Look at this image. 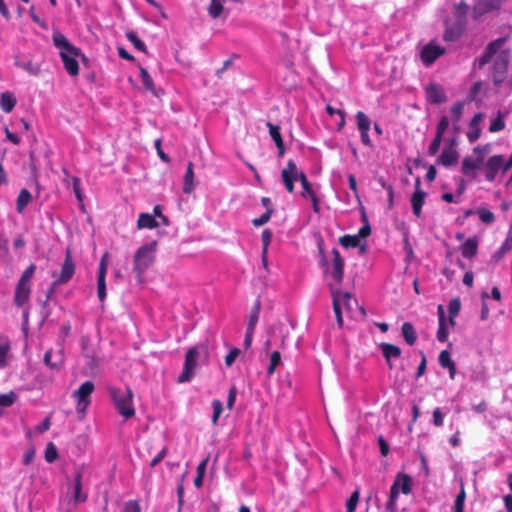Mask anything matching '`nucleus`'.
I'll use <instances>...</instances> for the list:
<instances>
[{"label":"nucleus","mask_w":512,"mask_h":512,"mask_svg":"<svg viewBox=\"0 0 512 512\" xmlns=\"http://www.w3.org/2000/svg\"><path fill=\"white\" fill-rule=\"evenodd\" d=\"M10 349L11 345L8 339L0 342V368H4L7 365V356Z\"/></svg>","instance_id":"obj_42"},{"label":"nucleus","mask_w":512,"mask_h":512,"mask_svg":"<svg viewBox=\"0 0 512 512\" xmlns=\"http://www.w3.org/2000/svg\"><path fill=\"white\" fill-rule=\"evenodd\" d=\"M17 100L11 92H3L0 96V107L3 112L10 113L16 106Z\"/></svg>","instance_id":"obj_32"},{"label":"nucleus","mask_w":512,"mask_h":512,"mask_svg":"<svg viewBox=\"0 0 512 512\" xmlns=\"http://www.w3.org/2000/svg\"><path fill=\"white\" fill-rule=\"evenodd\" d=\"M339 243L344 248L360 247L361 252H364L366 250L365 244H361V241L359 240V236H356V235H344V236L340 237Z\"/></svg>","instance_id":"obj_33"},{"label":"nucleus","mask_w":512,"mask_h":512,"mask_svg":"<svg viewBox=\"0 0 512 512\" xmlns=\"http://www.w3.org/2000/svg\"><path fill=\"white\" fill-rule=\"evenodd\" d=\"M476 214L478 215L479 219L485 224L489 225L495 221L494 213L486 208H478L476 210Z\"/></svg>","instance_id":"obj_43"},{"label":"nucleus","mask_w":512,"mask_h":512,"mask_svg":"<svg viewBox=\"0 0 512 512\" xmlns=\"http://www.w3.org/2000/svg\"><path fill=\"white\" fill-rule=\"evenodd\" d=\"M332 255H333V259H332L330 273H331V276L333 277V279L339 285L343 280L345 262L337 249L334 248L332 250Z\"/></svg>","instance_id":"obj_15"},{"label":"nucleus","mask_w":512,"mask_h":512,"mask_svg":"<svg viewBox=\"0 0 512 512\" xmlns=\"http://www.w3.org/2000/svg\"><path fill=\"white\" fill-rule=\"evenodd\" d=\"M449 127V118L447 116H442L437 124L435 134L443 136L446 130Z\"/></svg>","instance_id":"obj_60"},{"label":"nucleus","mask_w":512,"mask_h":512,"mask_svg":"<svg viewBox=\"0 0 512 512\" xmlns=\"http://www.w3.org/2000/svg\"><path fill=\"white\" fill-rule=\"evenodd\" d=\"M31 293V285L18 282L15 289L14 302L18 307H22L28 302Z\"/></svg>","instance_id":"obj_21"},{"label":"nucleus","mask_w":512,"mask_h":512,"mask_svg":"<svg viewBox=\"0 0 512 512\" xmlns=\"http://www.w3.org/2000/svg\"><path fill=\"white\" fill-rule=\"evenodd\" d=\"M208 11L212 18H218L223 11V5L219 0H211Z\"/></svg>","instance_id":"obj_50"},{"label":"nucleus","mask_w":512,"mask_h":512,"mask_svg":"<svg viewBox=\"0 0 512 512\" xmlns=\"http://www.w3.org/2000/svg\"><path fill=\"white\" fill-rule=\"evenodd\" d=\"M108 392L119 414L124 417V420H128V387L121 389L111 385L108 387Z\"/></svg>","instance_id":"obj_7"},{"label":"nucleus","mask_w":512,"mask_h":512,"mask_svg":"<svg viewBox=\"0 0 512 512\" xmlns=\"http://www.w3.org/2000/svg\"><path fill=\"white\" fill-rule=\"evenodd\" d=\"M379 348L385 360L387 361L388 366L392 368L391 360L400 357L401 349L398 346L390 343H381Z\"/></svg>","instance_id":"obj_23"},{"label":"nucleus","mask_w":512,"mask_h":512,"mask_svg":"<svg viewBox=\"0 0 512 512\" xmlns=\"http://www.w3.org/2000/svg\"><path fill=\"white\" fill-rule=\"evenodd\" d=\"M420 185V180L417 179L415 182V192L413 193L410 199L412 211L416 217H420L426 197V193L420 189Z\"/></svg>","instance_id":"obj_16"},{"label":"nucleus","mask_w":512,"mask_h":512,"mask_svg":"<svg viewBox=\"0 0 512 512\" xmlns=\"http://www.w3.org/2000/svg\"><path fill=\"white\" fill-rule=\"evenodd\" d=\"M94 389V383L87 380L72 393V397L76 401L75 410L80 419H83L86 416L87 410L91 404V395L94 392Z\"/></svg>","instance_id":"obj_4"},{"label":"nucleus","mask_w":512,"mask_h":512,"mask_svg":"<svg viewBox=\"0 0 512 512\" xmlns=\"http://www.w3.org/2000/svg\"><path fill=\"white\" fill-rule=\"evenodd\" d=\"M72 187H73V192L75 194V197L77 198V200L79 202H82L83 201V195H82V191H81V180L79 177H72Z\"/></svg>","instance_id":"obj_59"},{"label":"nucleus","mask_w":512,"mask_h":512,"mask_svg":"<svg viewBox=\"0 0 512 512\" xmlns=\"http://www.w3.org/2000/svg\"><path fill=\"white\" fill-rule=\"evenodd\" d=\"M44 457L48 463H53L58 458L57 448L52 442L47 444Z\"/></svg>","instance_id":"obj_45"},{"label":"nucleus","mask_w":512,"mask_h":512,"mask_svg":"<svg viewBox=\"0 0 512 512\" xmlns=\"http://www.w3.org/2000/svg\"><path fill=\"white\" fill-rule=\"evenodd\" d=\"M17 399V395L10 391L9 393L0 394V406L1 407H10Z\"/></svg>","instance_id":"obj_51"},{"label":"nucleus","mask_w":512,"mask_h":512,"mask_svg":"<svg viewBox=\"0 0 512 512\" xmlns=\"http://www.w3.org/2000/svg\"><path fill=\"white\" fill-rule=\"evenodd\" d=\"M469 5H467L465 2L461 1L458 4L454 5L453 14L455 17V22L458 24H461L463 26H466L467 22V14L469 12Z\"/></svg>","instance_id":"obj_30"},{"label":"nucleus","mask_w":512,"mask_h":512,"mask_svg":"<svg viewBox=\"0 0 512 512\" xmlns=\"http://www.w3.org/2000/svg\"><path fill=\"white\" fill-rule=\"evenodd\" d=\"M426 98L430 103L440 104L446 101V94L441 85L430 83L426 89Z\"/></svg>","instance_id":"obj_17"},{"label":"nucleus","mask_w":512,"mask_h":512,"mask_svg":"<svg viewBox=\"0 0 512 512\" xmlns=\"http://www.w3.org/2000/svg\"><path fill=\"white\" fill-rule=\"evenodd\" d=\"M260 310H261V303H260V300L257 299L255 301L253 307L251 308V311H250V314L248 317V322H247V327H246L247 330H255L258 320H259Z\"/></svg>","instance_id":"obj_35"},{"label":"nucleus","mask_w":512,"mask_h":512,"mask_svg":"<svg viewBox=\"0 0 512 512\" xmlns=\"http://www.w3.org/2000/svg\"><path fill=\"white\" fill-rule=\"evenodd\" d=\"M359 491H354L349 499L346 501V512H355L358 501H359Z\"/></svg>","instance_id":"obj_53"},{"label":"nucleus","mask_w":512,"mask_h":512,"mask_svg":"<svg viewBox=\"0 0 512 512\" xmlns=\"http://www.w3.org/2000/svg\"><path fill=\"white\" fill-rule=\"evenodd\" d=\"M399 494H400L399 488L391 486L390 494H389V499H388L387 504H386V509L388 511L395 512V510H396V503H397V499L399 497Z\"/></svg>","instance_id":"obj_41"},{"label":"nucleus","mask_w":512,"mask_h":512,"mask_svg":"<svg viewBox=\"0 0 512 512\" xmlns=\"http://www.w3.org/2000/svg\"><path fill=\"white\" fill-rule=\"evenodd\" d=\"M438 320H439V327L437 331V340L439 342H446L448 340V327L446 323V317H445V311L442 305L438 306Z\"/></svg>","instance_id":"obj_24"},{"label":"nucleus","mask_w":512,"mask_h":512,"mask_svg":"<svg viewBox=\"0 0 512 512\" xmlns=\"http://www.w3.org/2000/svg\"><path fill=\"white\" fill-rule=\"evenodd\" d=\"M461 308V303L459 298L452 299L448 304V313H449V324L451 326L455 325V318L459 314Z\"/></svg>","instance_id":"obj_39"},{"label":"nucleus","mask_w":512,"mask_h":512,"mask_svg":"<svg viewBox=\"0 0 512 512\" xmlns=\"http://www.w3.org/2000/svg\"><path fill=\"white\" fill-rule=\"evenodd\" d=\"M87 500V494L82 492V476L80 473H77L74 478V487H73V501L75 504L83 503Z\"/></svg>","instance_id":"obj_31"},{"label":"nucleus","mask_w":512,"mask_h":512,"mask_svg":"<svg viewBox=\"0 0 512 512\" xmlns=\"http://www.w3.org/2000/svg\"><path fill=\"white\" fill-rule=\"evenodd\" d=\"M439 364L441 367L448 369L451 367L455 362L452 360L450 352L448 350H443L439 354Z\"/></svg>","instance_id":"obj_48"},{"label":"nucleus","mask_w":512,"mask_h":512,"mask_svg":"<svg viewBox=\"0 0 512 512\" xmlns=\"http://www.w3.org/2000/svg\"><path fill=\"white\" fill-rule=\"evenodd\" d=\"M75 273V263L72 260L71 252L69 249L66 251L65 259L61 267V271L56 279L51 283V286L47 292V298L55 292L57 286L67 283L71 280Z\"/></svg>","instance_id":"obj_5"},{"label":"nucleus","mask_w":512,"mask_h":512,"mask_svg":"<svg viewBox=\"0 0 512 512\" xmlns=\"http://www.w3.org/2000/svg\"><path fill=\"white\" fill-rule=\"evenodd\" d=\"M483 119V113H476L470 123H469V131L467 132V138L470 143L477 141L481 135L480 123Z\"/></svg>","instance_id":"obj_20"},{"label":"nucleus","mask_w":512,"mask_h":512,"mask_svg":"<svg viewBox=\"0 0 512 512\" xmlns=\"http://www.w3.org/2000/svg\"><path fill=\"white\" fill-rule=\"evenodd\" d=\"M502 155H493L487 159V161L483 162V171L485 174V179L488 182H493L496 179V176L499 172L502 173L501 168Z\"/></svg>","instance_id":"obj_11"},{"label":"nucleus","mask_w":512,"mask_h":512,"mask_svg":"<svg viewBox=\"0 0 512 512\" xmlns=\"http://www.w3.org/2000/svg\"><path fill=\"white\" fill-rule=\"evenodd\" d=\"M52 41L58 48L61 60L67 73L74 77L79 74V64L77 58L81 55V50L74 46L60 31L55 30L52 35Z\"/></svg>","instance_id":"obj_1"},{"label":"nucleus","mask_w":512,"mask_h":512,"mask_svg":"<svg viewBox=\"0 0 512 512\" xmlns=\"http://www.w3.org/2000/svg\"><path fill=\"white\" fill-rule=\"evenodd\" d=\"M159 226L155 217L149 213H141L137 221L138 229H153Z\"/></svg>","instance_id":"obj_34"},{"label":"nucleus","mask_w":512,"mask_h":512,"mask_svg":"<svg viewBox=\"0 0 512 512\" xmlns=\"http://www.w3.org/2000/svg\"><path fill=\"white\" fill-rule=\"evenodd\" d=\"M444 53L445 49L442 46L431 41L421 48L420 59L426 67H429Z\"/></svg>","instance_id":"obj_8"},{"label":"nucleus","mask_w":512,"mask_h":512,"mask_svg":"<svg viewBox=\"0 0 512 512\" xmlns=\"http://www.w3.org/2000/svg\"><path fill=\"white\" fill-rule=\"evenodd\" d=\"M443 141V136H440L438 134H435L434 139L431 141L429 147H428V154L430 156H435L440 149V145Z\"/></svg>","instance_id":"obj_52"},{"label":"nucleus","mask_w":512,"mask_h":512,"mask_svg":"<svg viewBox=\"0 0 512 512\" xmlns=\"http://www.w3.org/2000/svg\"><path fill=\"white\" fill-rule=\"evenodd\" d=\"M459 160V153L453 147H444L437 159V163L446 168L455 165Z\"/></svg>","instance_id":"obj_19"},{"label":"nucleus","mask_w":512,"mask_h":512,"mask_svg":"<svg viewBox=\"0 0 512 512\" xmlns=\"http://www.w3.org/2000/svg\"><path fill=\"white\" fill-rule=\"evenodd\" d=\"M272 214L273 213L271 210H266L260 217L254 218L252 220L253 226L260 227V226H263L264 224L268 223Z\"/></svg>","instance_id":"obj_57"},{"label":"nucleus","mask_w":512,"mask_h":512,"mask_svg":"<svg viewBox=\"0 0 512 512\" xmlns=\"http://www.w3.org/2000/svg\"><path fill=\"white\" fill-rule=\"evenodd\" d=\"M330 289L333 300V310L337 319V323L341 327L343 325L341 303H343L347 309H352V302L357 305V301L356 299L352 298V295L349 292H342L341 290L334 288L332 285H330Z\"/></svg>","instance_id":"obj_6"},{"label":"nucleus","mask_w":512,"mask_h":512,"mask_svg":"<svg viewBox=\"0 0 512 512\" xmlns=\"http://www.w3.org/2000/svg\"><path fill=\"white\" fill-rule=\"evenodd\" d=\"M504 0H476L473 7V18L478 19L484 14L499 9Z\"/></svg>","instance_id":"obj_14"},{"label":"nucleus","mask_w":512,"mask_h":512,"mask_svg":"<svg viewBox=\"0 0 512 512\" xmlns=\"http://www.w3.org/2000/svg\"><path fill=\"white\" fill-rule=\"evenodd\" d=\"M280 363H281L280 353L278 351H273L270 355V364L267 368V373L269 375H272Z\"/></svg>","instance_id":"obj_46"},{"label":"nucleus","mask_w":512,"mask_h":512,"mask_svg":"<svg viewBox=\"0 0 512 512\" xmlns=\"http://www.w3.org/2000/svg\"><path fill=\"white\" fill-rule=\"evenodd\" d=\"M512 251V231L509 230L501 246L495 251L492 259L499 262L507 253Z\"/></svg>","instance_id":"obj_27"},{"label":"nucleus","mask_w":512,"mask_h":512,"mask_svg":"<svg viewBox=\"0 0 512 512\" xmlns=\"http://www.w3.org/2000/svg\"><path fill=\"white\" fill-rule=\"evenodd\" d=\"M139 70H140V77H141V81H142V85H143L144 89L146 91L150 92L152 95L158 97L159 92H161V90L158 91L155 88L153 79L150 76V74L148 73V71L141 66L139 67Z\"/></svg>","instance_id":"obj_29"},{"label":"nucleus","mask_w":512,"mask_h":512,"mask_svg":"<svg viewBox=\"0 0 512 512\" xmlns=\"http://www.w3.org/2000/svg\"><path fill=\"white\" fill-rule=\"evenodd\" d=\"M392 486L399 488L401 493L407 495L412 490V479L407 474L399 473L396 476Z\"/></svg>","instance_id":"obj_26"},{"label":"nucleus","mask_w":512,"mask_h":512,"mask_svg":"<svg viewBox=\"0 0 512 512\" xmlns=\"http://www.w3.org/2000/svg\"><path fill=\"white\" fill-rule=\"evenodd\" d=\"M282 171L287 172V174L291 176H299L301 172L298 170L296 163L292 159L288 160L287 166Z\"/></svg>","instance_id":"obj_64"},{"label":"nucleus","mask_w":512,"mask_h":512,"mask_svg":"<svg viewBox=\"0 0 512 512\" xmlns=\"http://www.w3.org/2000/svg\"><path fill=\"white\" fill-rule=\"evenodd\" d=\"M401 333L408 345H414L417 340V334L414 326L410 322H404L401 328Z\"/></svg>","instance_id":"obj_36"},{"label":"nucleus","mask_w":512,"mask_h":512,"mask_svg":"<svg viewBox=\"0 0 512 512\" xmlns=\"http://www.w3.org/2000/svg\"><path fill=\"white\" fill-rule=\"evenodd\" d=\"M44 363L51 370L59 371L64 363V353L63 350L60 349L57 352H53L52 350H48L44 354Z\"/></svg>","instance_id":"obj_18"},{"label":"nucleus","mask_w":512,"mask_h":512,"mask_svg":"<svg viewBox=\"0 0 512 512\" xmlns=\"http://www.w3.org/2000/svg\"><path fill=\"white\" fill-rule=\"evenodd\" d=\"M464 110V102L458 101L450 108L451 120L455 130L458 129V124L462 118Z\"/></svg>","instance_id":"obj_37"},{"label":"nucleus","mask_w":512,"mask_h":512,"mask_svg":"<svg viewBox=\"0 0 512 512\" xmlns=\"http://www.w3.org/2000/svg\"><path fill=\"white\" fill-rule=\"evenodd\" d=\"M483 165V158L477 157L472 158L471 156H466L462 160L461 164V173L470 181H475L477 179V171Z\"/></svg>","instance_id":"obj_10"},{"label":"nucleus","mask_w":512,"mask_h":512,"mask_svg":"<svg viewBox=\"0 0 512 512\" xmlns=\"http://www.w3.org/2000/svg\"><path fill=\"white\" fill-rule=\"evenodd\" d=\"M35 454H36V451H35V448L33 445H30L26 451L24 452L23 454V457H22V463L23 465H30L34 458H35Z\"/></svg>","instance_id":"obj_58"},{"label":"nucleus","mask_w":512,"mask_h":512,"mask_svg":"<svg viewBox=\"0 0 512 512\" xmlns=\"http://www.w3.org/2000/svg\"><path fill=\"white\" fill-rule=\"evenodd\" d=\"M14 64L31 76H38L41 72V63L35 62L32 58L27 56H15Z\"/></svg>","instance_id":"obj_13"},{"label":"nucleus","mask_w":512,"mask_h":512,"mask_svg":"<svg viewBox=\"0 0 512 512\" xmlns=\"http://www.w3.org/2000/svg\"><path fill=\"white\" fill-rule=\"evenodd\" d=\"M201 357H208V346L205 343H199L186 352L183 371L178 376L179 383L189 382L193 378L198 360Z\"/></svg>","instance_id":"obj_3"},{"label":"nucleus","mask_w":512,"mask_h":512,"mask_svg":"<svg viewBox=\"0 0 512 512\" xmlns=\"http://www.w3.org/2000/svg\"><path fill=\"white\" fill-rule=\"evenodd\" d=\"M506 42V39L504 37H500L488 44L486 47L484 53L479 57L478 59V66L479 68L484 67L486 64H488L492 58L502 49Z\"/></svg>","instance_id":"obj_12"},{"label":"nucleus","mask_w":512,"mask_h":512,"mask_svg":"<svg viewBox=\"0 0 512 512\" xmlns=\"http://www.w3.org/2000/svg\"><path fill=\"white\" fill-rule=\"evenodd\" d=\"M212 408H213V414H212V422L214 424L217 423L222 411H223V405L220 400H213L212 401Z\"/></svg>","instance_id":"obj_56"},{"label":"nucleus","mask_w":512,"mask_h":512,"mask_svg":"<svg viewBox=\"0 0 512 512\" xmlns=\"http://www.w3.org/2000/svg\"><path fill=\"white\" fill-rule=\"evenodd\" d=\"M465 26L454 22L453 24H449L446 22V29L444 32V39L446 41H455L457 40L463 33Z\"/></svg>","instance_id":"obj_28"},{"label":"nucleus","mask_w":512,"mask_h":512,"mask_svg":"<svg viewBox=\"0 0 512 512\" xmlns=\"http://www.w3.org/2000/svg\"><path fill=\"white\" fill-rule=\"evenodd\" d=\"M281 178L286 190L292 193L294 191V182L298 180V176H291L287 172L281 171Z\"/></svg>","instance_id":"obj_47"},{"label":"nucleus","mask_w":512,"mask_h":512,"mask_svg":"<svg viewBox=\"0 0 512 512\" xmlns=\"http://www.w3.org/2000/svg\"><path fill=\"white\" fill-rule=\"evenodd\" d=\"M196 188L195 175L193 163L189 162L187 165L186 172L183 177V192L185 194H191Z\"/></svg>","instance_id":"obj_25"},{"label":"nucleus","mask_w":512,"mask_h":512,"mask_svg":"<svg viewBox=\"0 0 512 512\" xmlns=\"http://www.w3.org/2000/svg\"><path fill=\"white\" fill-rule=\"evenodd\" d=\"M505 128L504 115L501 111H498L497 116L491 120L489 125V131L496 133L502 131Z\"/></svg>","instance_id":"obj_40"},{"label":"nucleus","mask_w":512,"mask_h":512,"mask_svg":"<svg viewBox=\"0 0 512 512\" xmlns=\"http://www.w3.org/2000/svg\"><path fill=\"white\" fill-rule=\"evenodd\" d=\"M240 350L238 348H233L229 351V353L225 357V364L227 367L232 366L235 362L236 358L239 356Z\"/></svg>","instance_id":"obj_63"},{"label":"nucleus","mask_w":512,"mask_h":512,"mask_svg":"<svg viewBox=\"0 0 512 512\" xmlns=\"http://www.w3.org/2000/svg\"><path fill=\"white\" fill-rule=\"evenodd\" d=\"M298 181H300L302 188H303V191L301 193V195L303 197H305L306 195L310 196V195L314 194V191H313L304 172H300V174L298 176Z\"/></svg>","instance_id":"obj_44"},{"label":"nucleus","mask_w":512,"mask_h":512,"mask_svg":"<svg viewBox=\"0 0 512 512\" xmlns=\"http://www.w3.org/2000/svg\"><path fill=\"white\" fill-rule=\"evenodd\" d=\"M36 270V266L34 264H30L22 273L18 282L30 284V280L33 277Z\"/></svg>","instance_id":"obj_54"},{"label":"nucleus","mask_w":512,"mask_h":512,"mask_svg":"<svg viewBox=\"0 0 512 512\" xmlns=\"http://www.w3.org/2000/svg\"><path fill=\"white\" fill-rule=\"evenodd\" d=\"M32 199L31 193L27 189H22L17 197L16 200V210L18 213H22L26 206L29 204V202Z\"/></svg>","instance_id":"obj_38"},{"label":"nucleus","mask_w":512,"mask_h":512,"mask_svg":"<svg viewBox=\"0 0 512 512\" xmlns=\"http://www.w3.org/2000/svg\"><path fill=\"white\" fill-rule=\"evenodd\" d=\"M267 127L269 130V135L274 141V143H279L283 141L281 133H280V127L278 125L272 124L271 122L267 123Z\"/></svg>","instance_id":"obj_49"},{"label":"nucleus","mask_w":512,"mask_h":512,"mask_svg":"<svg viewBox=\"0 0 512 512\" xmlns=\"http://www.w3.org/2000/svg\"><path fill=\"white\" fill-rule=\"evenodd\" d=\"M357 129L360 133L361 143L366 147H372V140L369 136V131L371 128V120L370 118L363 112L358 111L355 115Z\"/></svg>","instance_id":"obj_9"},{"label":"nucleus","mask_w":512,"mask_h":512,"mask_svg":"<svg viewBox=\"0 0 512 512\" xmlns=\"http://www.w3.org/2000/svg\"><path fill=\"white\" fill-rule=\"evenodd\" d=\"M157 242L151 241L142 245L134 255V272L139 284H143L145 279L143 274L149 269L155 260Z\"/></svg>","instance_id":"obj_2"},{"label":"nucleus","mask_w":512,"mask_h":512,"mask_svg":"<svg viewBox=\"0 0 512 512\" xmlns=\"http://www.w3.org/2000/svg\"><path fill=\"white\" fill-rule=\"evenodd\" d=\"M273 233L270 229H265L262 231L261 240H262V250L263 254H267L268 247L272 240Z\"/></svg>","instance_id":"obj_55"},{"label":"nucleus","mask_w":512,"mask_h":512,"mask_svg":"<svg viewBox=\"0 0 512 512\" xmlns=\"http://www.w3.org/2000/svg\"><path fill=\"white\" fill-rule=\"evenodd\" d=\"M130 43H132L135 49H137L138 51L146 53L145 43L141 39H139L136 34L132 32H130Z\"/></svg>","instance_id":"obj_61"},{"label":"nucleus","mask_w":512,"mask_h":512,"mask_svg":"<svg viewBox=\"0 0 512 512\" xmlns=\"http://www.w3.org/2000/svg\"><path fill=\"white\" fill-rule=\"evenodd\" d=\"M97 295L100 302L106 298V281L104 279H97Z\"/></svg>","instance_id":"obj_62"},{"label":"nucleus","mask_w":512,"mask_h":512,"mask_svg":"<svg viewBox=\"0 0 512 512\" xmlns=\"http://www.w3.org/2000/svg\"><path fill=\"white\" fill-rule=\"evenodd\" d=\"M479 240L476 236L470 237L464 241L461 246V254L466 259H472L477 255Z\"/></svg>","instance_id":"obj_22"}]
</instances>
